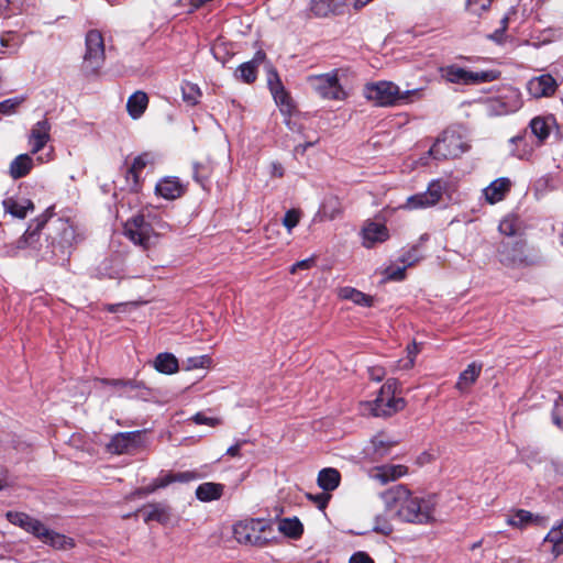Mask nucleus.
Listing matches in <instances>:
<instances>
[{"mask_svg":"<svg viewBox=\"0 0 563 563\" xmlns=\"http://www.w3.org/2000/svg\"><path fill=\"white\" fill-rule=\"evenodd\" d=\"M340 297L343 299H349L354 303L363 307H371L373 299L371 296L355 289L352 287H343L340 289Z\"/></svg>","mask_w":563,"mask_h":563,"instance_id":"4c0bfd02","label":"nucleus"},{"mask_svg":"<svg viewBox=\"0 0 563 563\" xmlns=\"http://www.w3.org/2000/svg\"><path fill=\"white\" fill-rule=\"evenodd\" d=\"M405 271H406V266L388 268L387 276L389 279H393V280H402L405 278Z\"/></svg>","mask_w":563,"mask_h":563,"instance_id":"680f3d73","label":"nucleus"},{"mask_svg":"<svg viewBox=\"0 0 563 563\" xmlns=\"http://www.w3.org/2000/svg\"><path fill=\"white\" fill-rule=\"evenodd\" d=\"M441 76L453 84L459 85H478L484 82H492L499 78L498 70H481L472 71L455 64L448 65L440 68Z\"/></svg>","mask_w":563,"mask_h":563,"instance_id":"0eeeda50","label":"nucleus"},{"mask_svg":"<svg viewBox=\"0 0 563 563\" xmlns=\"http://www.w3.org/2000/svg\"><path fill=\"white\" fill-rule=\"evenodd\" d=\"M124 234L134 244L148 250L155 244L157 235L143 214H136L129 219L124 224Z\"/></svg>","mask_w":563,"mask_h":563,"instance_id":"9b49d317","label":"nucleus"},{"mask_svg":"<svg viewBox=\"0 0 563 563\" xmlns=\"http://www.w3.org/2000/svg\"><path fill=\"white\" fill-rule=\"evenodd\" d=\"M422 89H409L404 92L391 81H378L366 85L365 97L379 107L405 104L421 97Z\"/></svg>","mask_w":563,"mask_h":563,"instance_id":"7ed1b4c3","label":"nucleus"},{"mask_svg":"<svg viewBox=\"0 0 563 563\" xmlns=\"http://www.w3.org/2000/svg\"><path fill=\"white\" fill-rule=\"evenodd\" d=\"M544 542L552 543V552L556 555L563 553V518L548 532Z\"/></svg>","mask_w":563,"mask_h":563,"instance_id":"ea45409f","label":"nucleus"},{"mask_svg":"<svg viewBox=\"0 0 563 563\" xmlns=\"http://www.w3.org/2000/svg\"><path fill=\"white\" fill-rule=\"evenodd\" d=\"M186 191V187L177 177H165L155 186V192L167 200H174L181 197Z\"/></svg>","mask_w":563,"mask_h":563,"instance_id":"6ab92c4d","label":"nucleus"},{"mask_svg":"<svg viewBox=\"0 0 563 563\" xmlns=\"http://www.w3.org/2000/svg\"><path fill=\"white\" fill-rule=\"evenodd\" d=\"M272 528L265 519H247L234 525L233 534L241 544L263 547L269 541Z\"/></svg>","mask_w":563,"mask_h":563,"instance_id":"39448f33","label":"nucleus"},{"mask_svg":"<svg viewBox=\"0 0 563 563\" xmlns=\"http://www.w3.org/2000/svg\"><path fill=\"white\" fill-rule=\"evenodd\" d=\"M499 231L507 235V239H512L511 236L515 235L516 229L514 224L509 220H503L499 224Z\"/></svg>","mask_w":563,"mask_h":563,"instance_id":"052dcab7","label":"nucleus"},{"mask_svg":"<svg viewBox=\"0 0 563 563\" xmlns=\"http://www.w3.org/2000/svg\"><path fill=\"white\" fill-rule=\"evenodd\" d=\"M319 213L328 220H334L340 217L342 213V203L340 199L335 196L327 197L322 202Z\"/></svg>","mask_w":563,"mask_h":563,"instance_id":"c9c22d12","label":"nucleus"},{"mask_svg":"<svg viewBox=\"0 0 563 563\" xmlns=\"http://www.w3.org/2000/svg\"><path fill=\"white\" fill-rule=\"evenodd\" d=\"M446 184L441 179L432 180L424 192H419L407 198L402 208L408 210L424 209L435 206L442 198Z\"/></svg>","mask_w":563,"mask_h":563,"instance_id":"f8f14e48","label":"nucleus"},{"mask_svg":"<svg viewBox=\"0 0 563 563\" xmlns=\"http://www.w3.org/2000/svg\"><path fill=\"white\" fill-rule=\"evenodd\" d=\"M32 168V157L29 154H20L11 162L9 174L13 179H19L25 177Z\"/></svg>","mask_w":563,"mask_h":563,"instance_id":"7c9ffc66","label":"nucleus"},{"mask_svg":"<svg viewBox=\"0 0 563 563\" xmlns=\"http://www.w3.org/2000/svg\"><path fill=\"white\" fill-rule=\"evenodd\" d=\"M300 220V213L298 210L290 209L288 210L283 219V224L286 227V229L290 232Z\"/></svg>","mask_w":563,"mask_h":563,"instance_id":"09e8293b","label":"nucleus"},{"mask_svg":"<svg viewBox=\"0 0 563 563\" xmlns=\"http://www.w3.org/2000/svg\"><path fill=\"white\" fill-rule=\"evenodd\" d=\"M350 563H374V560L365 552H356L350 558Z\"/></svg>","mask_w":563,"mask_h":563,"instance_id":"e2e57ef3","label":"nucleus"},{"mask_svg":"<svg viewBox=\"0 0 563 563\" xmlns=\"http://www.w3.org/2000/svg\"><path fill=\"white\" fill-rule=\"evenodd\" d=\"M47 239L51 242L42 256L65 261L68 260L74 246L81 238L69 220L57 218L49 223Z\"/></svg>","mask_w":563,"mask_h":563,"instance_id":"f03ea898","label":"nucleus"},{"mask_svg":"<svg viewBox=\"0 0 563 563\" xmlns=\"http://www.w3.org/2000/svg\"><path fill=\"white\" fill-rule=\"evenodd\" d=\"M398 443V440L391 439L387 434L380 432L372 438L369 445L366 448V453L374 461L380 460L387 456L391 449Z\"/></svg>","mask_w":563,"mask_h":563,"instance_id":"dca6fc26","label":"nucleus"},{"mask_svg":"<svg viewBox=\"0 0 563 563\" xmlns=\"http://www.w3.org/2000/svg\"><path fill=\"white\" fill-rule=\"evenodd\" d=\"M363 245L367 249L376 243H383L389 238L388 229L383 223L367 222L362 229Z\"/></svg>","mask_w":563,"mask_h":563,"instance_id":"a211bd4d","label":"nucleus"},{"mask_svg":"<svg viewBox=\"0 0 563 563\" xmlns=\"http://www.w3.org/2000/svg\"><path fill=\"white\" fill-rule=\"evenodd\" d=\"M139 432H120L112 437L108 444L109 450L115 454H123L135 446Z\"/></svg>","mask_w":563,"mask_h":563,"instance_id":"bb28decb","label":"nucleus"},{"mask_svg":"<svg viewBox=\"0 0 563 563\" xmlns=\"http://www.w3.org/2000/svg\"><path fill=\"white\" fill-rule=\"evenodd\" d=\"M419 352H420L419 344L415 341L407 346L408 361L404 365L405 368H411L413 366L415 358Z\"/></svg>","mask_w":563,"mask_h":563,"instance_id":"6e6d98bb","label":"nucleus"},{"mask_svg":"<svg viewBox=\"0 0 563 563\" xmlns=\"http://www.w3.org/2000/svg\"><path fill=\"white\" fill-rule=\"evenodd\" d=\"M7 519L14 526H18L25 531L32 533L33 536H37L38 532L44 531V525L29 516L25 512H19V511H8L7 512Z\"/></svg>","mask_w":563,"mask_h":563,"instance_id":"412c9836","label":"nucleus"},{"mask_svg":"<svg viewBox=\"0 0 563 563\" xmlns=\"http://www.w3.org/2000/svg\"><path fill=\"white\" fill-rule=\"evenodd\" d=\"M531 133L537 137V146H540L550 134V126L545 119L537 117L533 118L529 124Z\"/></svg>","mask_w":563,"mask_h":563,"instance_id":"58836bf2","label":"nucleus"},{"mask_svg":"<svg viewBox=\"0 0 563 563\" xmlns=\"http://www.w3.org/2000/svg\"><path fill=\"white\" fill-rule=\"evenodd\" d=\"M154 367L163 374H174L178 371V361L172 353H159L154 361Z\"/></svg>","mask_w":563,"mask_h":563,"instance_id":"f704fd0d","label":"nucleus"},{"mask_svg":"<svg viewBox=\"0 0 563 563\" xmlns=\"http://www.w3.org/2000/svg\"><path fill=\"white\" fill-rule=\"evenodd\" d=\"M267 85L275 102L282 107V111L290 112L292 104L289 93L286 91L277 70L269 67L267 71Z\"/></svg>","mask_w":563,"mask_h":563,"instance_id":"ddd939ff","label":"nucleus"},{"mask_svg":"<svg viewBox=\"0 0 563 563\" xmlns=\"http://www.w3.org/2000/svg\"><path fill=\"white\" fill-rule=\"evenodd\" d=\"M482 372V364L471 363L461 374L456 387L461 390L476 382Z\"/></svg>","mask_w":563,"mask_h":563,"instance_id":"e433bc0d","label":"nucleus"},{"mask_svg":"<svg viewBox=\"0 0 563 563\" xmlns=\"http://www.w3.org/2000/svg\"><path fill=\"white\" fill-rule=\"evenodd\" d=\"M279 531L292 539L299 538L303 532V526L298 518H286L279 522Z\"/></svg>","mask_w":563,"mask_h":563,"instance_id":"a19ab883","label":"nucleus"},{"mask_svg":"<svg viewBox=\"0 0 563 563\" xmlns=\"http://www.w3.org/2000/svg\"><path fill=\"white\" fill-rule=\"evenodd\" d=\"M552 420L555 426L563 430V396L560 395L555 400L552 410Z\"/></svg>","mask_w":563,"mask_h":563,"instance_id":"de8ad7c7","label":"nucleus"},{"mask_svg":"<svg viewBox=\"0 0 563 563\" xmlns=\"http://www.w3.org/2000/svg\"><path fill=\"white\" fill-rule=\"evenodd\" d=\"M309 87L322 99L344 100L346 92L339 82L338 71L311 75L307 78Z\"/></svg>","mask_w":563,"mask_h":563,"instance_id":"9d476101","label":"nucleus"},{"mask_svg":"<svg viewBox=\"0 0 563 563\" xmlns=\"http://www.w3.org/2000/svg\"><path fill=\"white\" fill-rule=\"evenodd\" d=\"M510 187L511 181L509 178L501 177L492 181L490 185L483 190V194L486 200L493 205L501 201L509 192Z\"/></svg>","mask_w":563,"mask_h":563,"instance_id":"b1692460","label":"nucleus"},{"mask_svg":"<svg viewBox=\"0 0 563 563\" xmlns=\"http://www.w3.org/2000/svg\"><path fill=\"white\" fill-rule=\"evenodd\" d=\"M158 484H159V476L157 478H155L148 486L137 488L133 493V496L142 498L150 494H153L157 489L164 488V486H159Z\"/></svg>","mask_w":563,"mask_h":563,"instance_id":"8fccbe9b","label":"nucleus"},{"mask_svg":"<svg viewBox=\"0 0 563 563\" xmlns=\"http://www.w3.org/2000/svg\"><path fill=\"white\" fill-rule=\"evenodd\" d=\"M192 421L197 424H208L210 427H216L221 423V420L218 418L207 417L202 412H197L192 418Z\"/></svg>","mask_w":563,"mask_h":563,"instance_id":"864d4df0","label":"nucleus"},{"mask_svg":"<svg viewBox=\"0 0 563 563\" xmlns=\"http://www.w3.org/2000/svg\"><path fill=\"white\" fill-rule=\"evenodd\" d=\"M144 514V521H157L166 525L170 521V507L163 503L148 504L142 509Z\"/></svg>","mask_w":563,"mask_h":563,"instance_id":"393cba45","label":"nucleus"},{"mask_svg":"<svg viewBox=\"0 0 563 563\" xmlns=\"http://www.w3.org/2000/svg\"><path fill=\"white\" fill-rule=\"evenodd\" d=\"M148 103L147 95L143 91H136L131 95L126 102L129 114L133 119H139L145 111Z\"/></svg>","mask_w":563,"mask_h":563,"instance_id":"2f4dec72","label":"nucleus"},{"mask_svg":"<svg viewBox=\"0 0 563 563\" xmlns=\"http://www.w3.org/2000/svg\"><path fill=\"white\" fill-rule=\"evenodd\" d=\"M387 509H397V517L405 522L430 525L435 521L438 499L435 495H413L407 486L395 485L382 494Z\"/></svg>","mask_w":563,"mask_h":563,"instance_id":"f257e3e1","label":"nucleus"},{"mask_svg":"<svg viewBox=\"0 0 563 563\" xmlns=\"http://www.w3.org/2000/svg\"><path fill=\"white\" fill-rule=\"evenodd\" d=\"M224 485L220 483L207 482L200 484L196 488V497L198 500L209 503L218 500L222 497Z\"/></svg>","mask_w":563,"mask_h":563,"instance_id":"c756f323","label":"nucleus"},{"mask_svg":"<svg viewBox=\"0 0 563 563\" xmlns=\"http://www.w3.org/2000/svg\"><path fill=\"white\" fill-rule=\"evenodd\" d=\"M419 250L417 246H413L411 251H409L406 255L400 258V262L405 264V266H411L421 258V255L418 254Z\"/></svg>","mask_w":563,"mask_h":563,"instance_id":"4d7b16f0","label":"nucleus"},{"mask_svg":"<svg viewBox=\"0 0 563 563\" xmlns=\"http://www.w3.org/2000/svg\"><path fill=\"white\" fill-rule=\"evenodd\" d=\"M373 531L382 533L384 536H389L393 532V527L387 521H384L383 523H377L374 526Z\"/></svg>","mask_w":563,"mask_h":563,"instance_id":"0e129e2a","label":"nucleus"},{"mask_svg":"<svg viewBox=\"0 0 563 563\" xmlns=\"http://www.w3.org/2000/svg\"><path fill=\"white\" fill-rule=\"evenodd\" d=\"M397 380L388 379L380 388L378 396L373 402V415L376 417H389L406 406L401 397H396Z\"/></svg>","mask_w":563,"mask_h":563,"instance_id":"6e6552de","label":"nucleus"},{"mask_svg":"<svg viewBox=\"0 0 563 563\" xmlns=\"http://www.w3.org/2000/svg\"><path fill=\"white\" fill-rule=\"evenodd\" d=\"M200 478V474L195 471H186L178 473H162L159 475V486L167 487L173 483H189Z\"/></svg>","mask_w":563,"mask_h":563,"instance_id":"72a5a7b5","label":"nucleus"},{"mask_svg":"<svg viewBox=\"0 0 563 563\" xmlns=\"http://www.w3.org/2000/svg\"><path fill=\"white\" fill-rule=\"evenodd\" d=\"M499 262L509 268H521L537 265L539 256L528 249L522 239H505L500 242L498 250Z\"/></svg>","mask_w":563,"mask_h":563,"instance_id":"20e7f679","label":"nucleus"},{"mask_svg":"<svg viewBox=\"0 0 563 563\" xmlns=\"http://www.w3.org/2000/svg\"><path fill=\"white\" fill-rule=\"evenodd\" d=\"M104 41L98 30H90L86 34V52L82 60V71L86 75H96L104 63Z\"/></svg>","mask_w":563,"mask_h":563,"instance_id":"1a4fd4ad","label":"nucleus"},{"mask_svg":"<svg viewBox=\"0 0 563 563\" xmlns=\"http://www.w3.org/2000/svg\"><path fill=\"white\" fill-rule=\"evenodd\" d=\"M36 538L40 539L45 544H48L57 550L71 549L75 545L74 540L71 538L49 530L45 526L44 531L38 532Z\"/></svg>","mask_w":563,"mask_h":563,"instance_id":"a878e982","label":"nucleus"},{"mask_svg":"<svg viewBox=\"0 0 563 563\" xmlns=\"http://www.w3.org/2000/svg\"><path fill=\"white\" fill-rule=\"evenodd\" d=\"M51 124L47 119L36 122L30 133L31 153L36 154L49 141Z\"/></svg>","mask_w":563,"mask_h":563,"instance_id":"aec40b11","label":"nucleus"},{"mask_svg":"<svg viewBox=\"0 0 563 563\" xmlns=\"http://www.w3.org/2000/svg\"><path fill=\"white\" fill-rule=\"evenodd\" d=\"M210 362L206 355L189 357L187 360V368H202Z\"/></svg>","mask_w":563,"mask_h":563,"instance_id":"13d9d810","label":"nucleus"},{"mask_svg":"<svg viewBox=\"0 0 563 563\" xmlns=\"http://www.w3.org/2000/svg\"><path fill=\"white\" fill-rule=\"evenodd\" d=\"M2 205L5 212L19 219H24L27 212L34 209L33 202L23 197H7Z\"/></svg>","mask_w":563,"mask_h":563,"instance_id":"5701e85b","label":"nucleus"},{"mask_svg":"<svg viewBox=\"0 0 563 563\" xmlns=\"http://www.w3.org/2000/svg\"><path fill=\"white\" fill-rule=\"evenodd\" d=\"M492 1L493 0H467V5L473 13L479 14L490 7Z\"/></svg>","mask_w":563,"mask_h":563,"instance_id":"603ef678","label":"nucleus"},{"mask_svg":"<svg viewBox=\"0 0 563 563\" xmlns=\"http://www.w3.org/2000/svg\"><path fill=\"white\" fill-rule=\"evenodd\" d=\"M154 155L151 153H142L136 156L131 166L125 172V179L131 190L137 191L141 185V173L150 164H154Z\"/></svg>","mask_w":563,"mask_h":563,"instance_id":"4468645a","label":"nucleus"},{"mask_svg":"<svg viewBox=\"0 0 563 563\" xmlns=\"http://www.w3.org/2000/svg\"><path fill=\"white\" fill-rule=\"evenodd\" d=\"M100 382L104 385H109V386H112L114 388H124V387H130V388H135L136 387V384L134 380H123V379H108V378H102L100 379Z\"/></svg>","mask_w":563,"mask_h":563,"instance_id":"5fc2aeb1","label":"nucleus"},{"mask_svg":"<svg viewBox=\"0 0 563 563\" xmlns=\"http://www.w3.org/2000/svg\"><path fill=\"white\" fill-rule=\"evenodd\" d=\"M407 473V467L404 465H382L374 468L371 473V477L378 481L380 484H387L388 482L396 481Z\"/></svg>","mask_w":563,"mask_h":563,"instance_id":"cd10ccee","label":"nucleus"},{"mask_svg":"<svg viewBox=\"0 0 563 563\" xmlns=\"http://www.w3.org/2000/svg\"><path fill=\"white\" fill-rule=\"evenodd\" d=\"M331 0H311V12L318 18L328 16L333 12Z\"/></svg>","mask_w":563,"mask_h":563,"instance_id":"a18cd8bd","label":"nucleus"},{"mask_svg":"<svg viewBox=\"0 0 563 563\" xmlns=\"http://www.w3.org/2000/svg\"><path fill=\"white\" fill-rule=\"evenodd\" d=\"M368 374L371 379L375 382H380L385 376V371L382 367H371L368 369Z\"/></svg>","mask_w":563,"mask_h":563,"instance_id":"774afa93","label":"nucleus"},{"mask_svg":"<svg viewBox=\"0 0 563 563\" xmlns=\"http://www.w3.org/2000/svg\"><path fill=\"white\" fill-rule=\"evenodd\" d=\"M556 81L550 74L533 77L527 84L528 92L533 98L550 97L556 90Z\"/></svg>","mask_w":563,"mask_h":563,"instance_id":"2eb2a0df","label":"nucleus"},{"mask_svg":"<svg viewBox=\"0 0 563 563\" xmlns=\"http://www.w3.org/2000/svg\"><path fill=\"white\" fill-rule=\"evenodd\" d=\"M505 34H506V32H504V29L498 27L492 34H489L487 37L497 44H503L506 38Z\"/></svg>","mask_w":563,"mask_h":563,"instance_id":"338daca9","label":"nucleus"},{"mask_svg":"<svg viewBox=\"0 0 563 563\" xmlns=\"http://www.w3.org/2000/svg\"><path fill=\"white\" fill-rule=\"evenodd\" d=\"M529 133L525 131L522 134L510 139V143L514 146L510 151L512 156L527 161L531 158L534 146L529 142Z\"/></svg>","mask_w":563,"mask_h":563,"instance_id":"c85d7f7f","label":"nucleus"},{"mask_svg":"<svg viewBox=\"0 0 563 563\" xmlns=\"http://www.w3.org/2000/svg\"><path fill=\"white\" fill-rule=\"evenodd\" d=\"M340 481V472L332 467L323 468L318 474V485L324 492L334 490L339 486Z\"/></svg>","mask_w":563,"mask_h":563,"instance_id":"473e14b6","label":"nucleus"},{"mask_svg":"<svg viewBox=\"0 0 563 563\" xmlns=\"http://www.w3.org/2000/svg\"><path fill=\"white\" fill-rule=\"evenodd\" d=\"M52 217L51 208H48L45 213L41 214L36 219H34L24 234H30V240H27V246L29 250H32L34 252L41 251V244H40V232L45 227V224L48 222L49 218Z\"/></svg>","mask_w":563,"mask_h":563,"instance_id":"4be33fe9","label":"nucleus"},{"mask_svg":"<svg viewBox=\"0 0 563 563\" xmlns=\"http://www.w3.org/2000/svg\"><path fill=\"white\" fill-rule=\"evenodd\" d=\"M468 148V143L459 132L448 129L434 141L429 154L438 161L452 159L460 157Z\"/></svg>","mask_w":563,"mask_h":563,"instance_id":"423d86ee","label":"nucleus"},{"mask_svg":"<svg viewBox=\"0 0 563 563\" xmlns=\"http://www.w3.org/2000/svg\"><path fill=\"white\" fill-rule=\"evenodd\" d=\"M194 179L205 187L206 181L209 179L211 174V167L209 164L194 163Z\"/></svg>","mask_w":563,"mask_h":563,"instance_id":"49530a36","label":"nucleus"},{"mask_svg":"<svg viewBox=\"0 0 563 563\" xmlns=\"http://www.w3.org/2000/svg\"><path fill=\"white\" fill-rule=\"evenodd\" d=\"M25 101L24 96H16L0 102V114L10 115L15 113L18 108Z\"/></svg>","mask_w":563,"mask_h":563,"instance_id":"c03bdc74","label":"nucleus"},{"mask_svg":"<svg viewBox=\"0 0 563 563\" xmlns=\"http://www.w3.org/2000/svg\"><path fill=\"white\" fill-rule=\"evenodd\" d=\"M183 100L189 106H196L201 96L200 89L197 85L185 82L181 86Z\"/></svg>","mask_w":563,"mask_h":563,"instance_id":"37998d69","label":"nucleus"},{"mask_svg":"<svg viewBox=\"0 0 563 563\" xmlns=\"http://www.w3.org/2000/svg\"><path fill=\"white\" fill-rule=\"evenodd\" d=\"M307 498L311 500L320 510L325 509L331 496L327 493L307 494Z\"/></svg>","mask_w":563,"mask_h":563,"instance_id":"3c124183","label":"nucleus"},{"mask_svg":"<svg viewBox=\"0 0 563 563\" xmlns=\"http://www.w3.org/2000/svg\"><path fill=\"white\" fill-rule=\"evenodd\" d=\"M235 75L243 82L252 84L256 80L257 67L254 66V63L245 62L239 66Z\"/></svg>","mask_w":563,"mask_h":563,"instance_id":"79ce46f5","label":"nucleus"},{"mask_svg":"<svg viewBox=\"0 0 563 563\" xmlns=\"http://www.w3.org/2000/svg\"><path fill=\"white\" fill-rule=\"evenodd\" d=\"M506 522L511 527L523 529L528 526L543 527L547 523V518L525 509H518L507 517Z\"/></svg>","mask_w":563,"mask_h":563,"instance_id":"f3484780","label":"nucleus"},{"mask_svg":"<svg viewBox=\"0 0 563 563\" xmlns=\"http://www.w3.org/2000/svg\"><path fill=\"white\" fill-rule=\"evenodd\" d=\"M314 260L312 257L296 262L290 267V273L295 274L299 269H309L313 266Z\"/></svg>","mask_w":563,"mask_h":563,"instance_id":"bf43d9fd","label":"nucleus"},{"mask_svg":"<svg viewBox=\"0 0 563 563\" xmlns=\"http://www.w3.org/2000/svg\"><path fill=\"white\" fill-rule=\"evenodd\" d=\"M19 246H15L14 243H10L3 245L1 255L7 257H15L19 255Z\"/></svg>","mask_w":563,"mask_h":563,"instance_id":"69168bd1","label":"nucleus"}]
</instances>
